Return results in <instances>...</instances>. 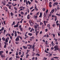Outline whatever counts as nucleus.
Segmentation results:
<instances>
[{"label":"nucleus","instance_id":"33","mask_svg":"<svg viewBox=\"0 0 60 60\" xmlns=\"http://www.w3.org/2000/svg\"><path fill=\"white\" fill-rule=\"evenodd\" d=\"M29 56V55L28 54H27L26 56V58H28V56Z\"/></svg>","mask_w":60,"mask_h":60},{"label":"nucleus","instance_id":"61","mask_svg":"<svg viewBox=\"0 0 60 60\" xmlns=\"http://www.w3.org/2000/svg\"><path fill=\"white\" fill-rule=\"evenodd\" d=\"M8 4H11V2H9L8 3Z\"/></svg>","mask_w":60,"mask_h":60},{"label":"nucleus","instance_id":"30","mask_svg":"<svg viewBox=\"0 0 60 60\" xmlns=\"http://www.w3.org/2000/svg\"><path fill=\"white\" fill-rule=\"evenodd\" d=\"M37 56H40V55L38 53H37L36 54Z\"/></svg>","mask_w":60,"mask_h":60},{"label":"nucleus","instance_id":"57","mask_svg":"<svg viewBox=\"0 0 60 60\" xmlns=\"http://www.w3.org/2000/svg\"><path fill=\"white\" fill-rule=\"evenodd\" d=\"M47 26L49 27L50 26V25H49V24H48L47 25Z\"/></svg>","mask_w":60,"mask_h":60},{"label":"nucleus","instance_id":"43","mask_svg":"<svg viewBox=\"0 0 60 60\" xmlns=\"http://www.w3.org/2000/svg\"><path fill=\"white\" fill-rule=\"evenodd\" d=\"M2 3L4 5H5V4L4 3L2 2Z\"/></svg>","mask_w":60,"mask_h":60},{"label":"nucleus","instance_id":"20","mask_svg":"<svg viewBox=\"0 0 60 60\" xmlns=\"http://www.w3.org/2000/svg\"><path fill=\"white\" fill-rule=\"evenodd\" d=\"M26 4L28 5V2H27V0H26Z\"/></svg>","mask_w":60,"mask_h":60},{"label":"nucleus","instance_id":"46","mask_svg":"<svg viewBox=\"0 0 60 60\" xmlns=\"http://www.w3.org/2000/svg\"><path fill=\"white\" fill-rule=\"evenodd\" d=\"M15 37H16V36H17V34H15Z\"/></svg>","mask_w":60,"mask_h":60},{"label":"nucleus","instance_id":"41","mask_svg":"<svg viewBox=\"0 0 60 60\" xmlns=\"http://www.w3.org/2000/svg\"><path fill=\"white\" fill-rule=\"evenodd\" d=\"M33 8H34V7H32L31 8H30V10H32V9H33Z\"/></svg>","mask_w":60,"mask_h":60},{"label":"nucleus","instance_id":"10","mask_svg":"<svg viewBox=\"0 0 60 60\" xmlns=\"http://www.w3.org/2000/svg\"><path fill=\"white\" fill-rule=\"evenodd\" d=\"M5 41L6 42H8V40L7 39V38H6V40H5Z\"/></svg>","mask_w":60,"mask_h":60},{"label":"nucleus","instance_id":"48","mask_svg":"<svg viewBox=\"0 0 60 60\" xmlns=\"http://www.w3.org/2000/svg\"><path fill=\"white\" fill-rule=\"evenodd\" d=\"M6 30H4V34H5V32H6Z\"/></svg>","mask_w":60,"mask_h":60},{"label":"nucleus","instance_id":"56","mask_svg":"<svg viewBox=\"0 0 60 60\" xmlns=\"http://www.w3.org/2000/svg\"><path fill=\"white\" fill-rule=\"evenodd\" d=\"M30 51V50H27V53H28Z\"/></svg>","mask_w":60,"mask_h":60},{"label":"nucleus","instance_id":"44","mask_svg":"<svg viewBox=\"0 0 60 60\" xmlns=\"http://www.w3.org/2000/svg\"><path fill=\"white\" fill-rule=\"evenodd\" d=\"M19 54V53H18V52H16V56H18V54Z\"/></svg>","mask_w":60,"mask_h":60},{"label":"nucleus","instance_id":"42","mask_svg":"<svg viewBox=\"0 0 60 60\" xmlns=\"http://www.w3.org/2000/svg\"><path fill=\"white\" fill-rule=\"evenodd\" d=\"M4 53V52L3 51H0V53Z\"/></svg>","mask_w":60,"mask_h":60},{"label":"nucleus","instance_id":"64","mask_svg":"<svg viewBox=\"0 0 60 60\" xmlns=\"http://www.w3.org/2000/svg\"><path fill=\"white\" fill-rule=\"evenodd\" d=\"M10 5L8 4H7L6 5V6H10Z\"/></svg>","mask_w":60,"mask_h":60},{"label":"nucleus","instance_id":"26","mask_svg":"<svg viewBox=\"0 0 60 60\" xmlns=\"http://www.w3.org/2000/svg\"><path fill=\"white\" fill-rule=\"evenodd\" d=\"M34 18H35V19H37V18H38L37 16L36 15V16H34Z\"/></svg>","mask_w":60,"mask_h":60},{"label":"nucleus","instance_id":"36","mask_svg":"<svg viewBox=\"0 0 60 60\" xmlns=\"http://www.w3.org/2000/svg\"><path fill=\"white\" fill-rule=\"evenodd\" d=\"M49 6L50 7H52V5L50 4H49Z\"/></svg>","mask_w":60,"mask_h":60},{"label":"nucleus","instance_id":"3","mask_svg":"<svg viewBox=\"0 0 60 60\" xmlns=\"http://www.w3.org/2000/svg\"><path fill=\"white\" fill-rule=\"evenodd\" d=\"M54 49H59L58 48V45H55L54 47Z\"/></svg>","mask_w":60,"mask_h":60},{"label":"nucleus","instance_id":"51","mask_svg":"<svg viewBox=\"0 0 60 60\" xmlns=\"http://www.w3.org/2000/svg\"><path fill=\"white\" fill-rule=\"evenodd\" d=\"M56 45H58V42H56Z\"/></svg>","mask_w":60,"mask_h":60},{"label":"nucleus","instance_id":"14","mask_svg":"<svg viewBox=\"0 0 60 60\" xmlns=\"http://www.w3.org/2000/svg\"><path fill=\"white\" fill-rule=\"evenodd\" d=\"M54 12V9H53L51 11V13H53Z\"/></svg>","mask_w":60,"mask_h":60},{"label":"nucleus","instance_id":"62","mask_svg":"<svg viewBox=\"0 0 60 60\" xmlns=\"http://www.w3.org/2000/svg\"><path fill=\"white\" fill-rule=\"evenodd\" d=\"M39 22H40L41 21V19H40L39 20Z\"/></svg>","mask_w":60,"mask_h":60},{"label":"nucleus","instance_id":"55","mask_svg":"<svg viewBox=\"0 0 60 60\" xmlns=\"http://www.w3.org/2000/svg\"><path fill=\"white\" fill-rule=\"evenodd\" d=\"M27 10V11L28 13H29V9H28Z\"/></svg>","mask_w":60,"mask_h":60},{"label":"nucleus","instance_id":"22","mask_svg":"<svg viewBox=\"0 0 60 60\" xmlns=\"http://www.w3.org/2000/svg\"><path fill=\"white\" fill-rule=\"evenodd\" d=\"M5 9L6 11H7V8L6 7L5 8Z\"/></svg>","mask_w":60,"mask_h":60},{"label":"nucleus","instance_id":"31","mask_svg":"<svg viewBox=\"0 0 60 60\" xmlns=\"http://www.w3.org/2000/svg\"><path fill=\"white\" fill-rule=\"evenodd\" d=\"M58 50L59 49H54V51H56V50Z\"/></svg>","mask_w":60,"mask_h":60},{"label":"nucleus","instance_id":"5","mask_svg":"<svg viewBox=\"0 0 60 60\" xmlns=\"http://www.w3.org/2000/svg\"><path fill=\"white\" fill-rule=\"evenodd\" d=\"M39 18H42V13L40 12V15L39 16Z\"/></svg>","mask_w":60,"mask_h":60},{"label":"nucleus","instance_id":"34","mask_svg":"<svg viewBox=\"0 0 60 60\" xmlns=\"http://www.w3.org/2000/svg\"><path fill=\"white\" fill-rule=\"evenodd\" d=\"M3 22L5 25H6V23H5V21H3Z\"/></svg>","mask_w":60,"mask_h":60},{"label":"nucleus","instance_id":"25","mask_svg":"<svg viewBox=\"0 0 60 60\" xmlns=\"http://www.w3.org/2000/svg\"><path fill=\"white\" fill-rule=\"evenodd\" d=\"M45 10H46L45 8H42V10L43 11H45Z\"/></svg>","mask_w":60,"mask_h":60},{"label":"nucleus","instance_id":"27","mask_svg":"<svg viewBox=\"0 0 60 60\" xmlns=\"http://www.w3.org/2000/svg\"><path fill=\"white\" fill-rule=\"evenodd\" d=\"M35 9L36 10V11H38V9H37V8H36V7H35Z\"/></svg>","mask_w":60,"mask_h":60},{"label":"nucleus","instance_id":"7","mask_svg":"<svg viewBox=\"0 0 60 60\" xmlns=\"http://www.w3.org/2000/svg\"><path fill=\"white\" fill-rule=\"evenodd\" d=\"M18 27V24H17L16 25L14 26V27Z\"/></svg>","mask_w":60,"mask_h":60},{"label":"nucleus","instance_id":"49","mask_svg":"<svg viewBox=\"0 0 60 60\" xmlns=\"http://www.w3.org/2000/svg\"><path fill=\"white\" fill-rule=\"evenodd\" d=\"M13 25H15V22H13V24H12Z\"/></svg>","mask_w":60,"mask_h":60},{"label":"nucleus","instance_id":"45","mask_svg":"<svg viewBox=\"0 0 60 60\" xmlns=\"http://www.w3.org/2000/svg\"><path fill=\"white\" fill-rule=\"evenodd\" d=\"M12 59V58L11 57L9 59V60H11Z\"/></svg>","mask_w":60,"mask_h":60},{"label":"nucleus","instance_id":"8","mask_svg":"<svg viewBox=\"0 0 60 60\" xmlns=\"http://www.w3.org/2000/svg\"><path fill=\"white\" fill-rule=\"evenodd\" d=\"M2 40H3V41H5V38H4V37H3L2 38Z\"/></svg>","mask_w":60,"mask_h":60},{"label":"nucleus","instance_id":"37","mask_svg":"<svg viewBox=\"0 0 60 60\" xmlns=\"http://www.w3.org/2000/svg\"><path fill=\"white\" fill-rule=\"evenodd\" d=\"M14 8L15 9V11H17V8H16L15 7H14Z\"/></svg>","mask_w":60,"mask_h":60},{"label":"nucleus","instance_id":"60","mask_svg":"<svg viewBox=\"0 0 60 60\" xmlns=\"http://www.w3.org/2000/svg\"><path fill=\"white\" fill-rule=\"evenodd\" d=\"M34 11V9H33L31 11V12H32Z\"/></svg>","mask_w":60,"mask_h":60},{"label":"nucleus","instance_id":"52","mask_svg":"<svg viewBox=\"0 0 60 60\" xmlns=\"http://www.w3.org/2000/svg\"><path fill=\"white\" fill-rule=\"evenodd\" d=\"M10 38L11 40H12V36H11L10 37Z\"/></svg>","mask_w":60,"mask_h":60},{"label":"nucleus","instance_id":"63","mask_svg":"<svg viewBox=\"0 0 60 60\" xmlns=\"http://www.w3.org/2000/svg\"><path fill=\"white\" fill-rule=\"evenodd\" d=\"M51 49H54V48L53 47H52L51 48Z\"/></svg>","mask_w":60,"mask_h":60},{"label":"nucleus","instance_id":"11","mask_svg":"<svg viewBox=\"0 0 60 60\" xmlns=\"http://www.w3.org/2000/svg\"><path fill=\"white\" fill-rule=\"evenodd\" d=\"M49 54H50L49 55V56H52V54L51 53L50 54V53H49Z\"/></svg>","mask_w":60,"mask_h":60},{"label":"nucleus","instance_id":"17","mask_svg":"<svg viewBox=\"0 0 60 60\" xmlns=\"http://www.w3.org/2000/svg\"><path fill=\"white\" fill-rule=\"evenodd\" d=\"M11 5H10V6H9L8 7V8H9V9H11Z\"/></svg>","mask_w":60,"mask_h":60},{"label":"nucleus","instance_id":"12","mask_svg":"<svg viewBox=\"0 0 60 60\" xmlns=\"http://www.w3.org/2000/svg\"><path fill=\"white\" fill-rule=\"evenodd\" d=\"M28 34L29 35H30V36H32V34L31 33H28Z\"/></svg>","mask_w":60,"mask_h":60},{"label":"nucleus","instance_id":"15","mask_svg":"<svg viewBox=\"0 0 60 60\" xmlns=\"http://www.w3.org/2000/svg\"><path fill=\"white\" fill-rule=\"evenodd\" d=\"M15 43L16 44H19V42H18V41H17L16 42H15Z\"/></svg>","mask_w":60,"mask_h":60},{"label":"nucleus","instance_id":"18","mask_svg":"<svg viewBox=\"0 0 60 60\" xmlns=\"http://www.w3.org/2000/svg\"><path fill=\"white\" fill-rule=\"evenodd\" d=\"M53 58H56V59H58V58H59V57H53Z\"/></svg>","mask_w":60,"mask_h":60},{"label":"nucleus","instance_id":"35","mask_svg":"<svg viewBox=\"0 0 60 60\" xmlns=\"http://www.w3.org/2000/svg\"><path fill=\"white\" fill-rule=\"evenodd\" d=\"M21 14H22V15H24V13L23 12H21Z\"/></svg>","mask_w":60,"mask_h":60},{"label":"nucleus","instance_id":"47","mask_svg":"<svg viewBox=\"0 0 60 60\" xmlns=\"http://www.w3.org/2000/svg\"><path fill=\"white\" fill-rule=\"evenodd\" d=\"M27 12H26L24 14V15H27Z\"/></svg>","mask_w":60,"mask_h":60},{"label":"nucleus","instance_id":"59","mask_svg":"<svg viewBox=\"0 0 60 60\" xmlns=\"http://www.w3.org/2000/svg\"><path fill=\"white\" fill-rule=\"evenodd\" d=\"M56 15H57V16H59V14L58 13L56 14Z\"/></svg>","mask_w":60,"mask_h":60},{"label":"nucleus","instance_id":"2","mask_svg":"<svg viewBox=\"0 0 60 60\" xmlns=\"http://www.w3.org/2000/svg\"><path fill=\"white\" fill-rule=\"evenodd\" d=\"M58 4V3L56 2L54 3V4L53 5V6L55 7V6H56V5H57Z\"/></svg>","mask_w":60,"mask_h":60},{"label":"nucleus","instance_id":"24","mask_svg":"<svg viewBox=\"0 0 60 60\" xmlns=\"http://www.w3.org/2000/svg\"><path fill=\"white\" fill-rule=\"evenodd\" d=\"M29 22L30 23H31L32 22V20H29Z\"/></svg>","mask_w":60,"mask_h":60},{"label":"nucleus","instance_id":"21","mask_svg":"<svg viewBox=\"0 0 60 60\" xmlns=\"http://www.w3.org/2000/svg\"><path fill=\"white\" fill-rule=\"evenodd\" d=\"M20 28L21 31H23V28L21 27Z\"/></svg>","mask_w":60,"mask_h":60},{"label":"nucleus","instance_id":"50","mask_svg":"<svg viewBox=\"0 0 60 60\" xmlns=\"http://www.w3.org/2000/svg\"><path fill=\"white\" fill-rule=\"evenodd\" d=\"M58 7H57V10H59V6H58Z\"/></svg>","mask_w":60,"mask_h":60},{"label":"nucleus","instance_id":"32","mask_svg":"<svg viewBox=\"0 0 60 60\" xmlns=\"http://www.w3.org/2000/svg\"><path fill=\"white\" fill-rule=\"evenodd\" d=\"M32 31H33V28H32L31 30H30V32H32Z\"/></svg>","mask_w":60,"mask_h":60},{"label":"nucleus","instance_id":"13","mask_svg":"<svg viewBox=\"0 0 60 60\" xmlns=\"http://www.w3.org/2000/svg\"><path fill=\"white\" fill-rule=\"evenodd\" d=\"M10 14L11 15V16H13L14 14L12 12Z\"/></svg>","mask_w":60,"mask_h":60},{"label":"nucleus","instance_id":"58","mask_svg":"<svg viewBox=\"0 0 60 60\" xmlns=\"http://www.w3.org/2000/svg\"><path fill=\"white\" fill-rule=\"evenodd\" d=\"M52 26H56V25H55L54 24H53V25H52Z\"/></svg>","mask_w":60,"mask_h":60},{"label":"nucleus","instance_id":"53","mask_svg":"<svg viewBox=\"0 0 60 60\" xmlns=\"http://www.w3.org/2000/svg\"><path fill=\"white\" fill-rule=\"evenodd\" d=\"M19 55H21V52H19Z\"/></svg>","mask_w":60,"mask_h":60},{"label":"nucleus","instance_id":"28","mask_svg":"<svg viewBox=\"0 0 60 60\" xmlns=\"http://www.w3.org/2000/svg\"><path fill=\"white\" fill-rule=\"evenodd\" d=\"M43 24V23L42 22H41L40 23V25H41V26Z\"/></svg>","mask_w":60,"mask_h":60},{"label":"nucleus","instance_id":"29","mask_svg":"<svg viewBox=\"0 0 60 60\" xmlns=\"http://www.w3.org/2000/svg\"><path fill=\"white\" fill-rule=\"evenodd\" d=\"M6 47H7V46H6V45H5L4 46V48H6Z\"/></svg>","mask_w":60,"mask_h":60},{"label":"nucleus","instance_id":"1","mask_svg":"<svg viewBox=\"0 0 60 60\" xmlns=\"http://www.w3.org/2000/svg\"><path fill=\"white\" fill-rule=\"evenodd\" d=\"M35 24L34 25L35 28H37V27H38V26H39L38 24L37 23H35Z\"/></svg>","mask_w":60,"mask_h":60},{"label":"nucleus","instance_id":"19","mask_svg":"<svg viewBox=\"0 0 60 60\" xmlns=\"http://www.w3.org/2000/svg\"><path fill=\"white\" fill-rule=\"evenodd\" d=\"M28 46H30V47L31 49H32V45H28Z\"/></svg>","mask_w":60,"mask_h":60},{"label":"nucleus","instance_id":"54","mask_svg":"<svg viewBox=\"0 0 60 60\" xmlns=\"http://www.w3.org/2000/svg\"><path fill=\"white\" fill-rule=\"evenodd\" d=\"M39 12H38L37 13V14H36L37 15H39Z\"/></svg>","mask_w":60,"mask_h":60},{"label":"nucleus","instance_id":"16","mask_svg":"<svg viewBox=\"0 0 60 60\" xmlns=\"http://www.w3.org/2000/svg\"><path fill=\"white\" fill-rule=\"evenodd\" d=\"M28 4L29 3V4L30 5L31 4V2H29V1H28Z\"/></svg>","mask_w":60,"mask_h":60},{"label":"nucleus","instance_id":"4","mask_svg":"<svg viewBox=\"0 0 60 60\" xmlns=\"http://www.w3.org/2000/svg\"><path fill=\"white\" fill-rule=\"evenodd\" d=\"M15 41H19V39L18 37H17L15 40Z\"/></svg>","mask_w":60,"mask_h":60},{"label":"nucleus","instance_id":"39","mask_svg":"<svg viewBox=\"0 0 60 60\" xmlns=\"http://www.w3.org/2000/svg\"><path fill=\"white\" fill-rule=\"evenodd\" d=\"M47 42H48V41H46L45 43H46V45H47L48 44V43H47Z\"/></svg>","mask_w":60,"mask_h":60},{"label":"nucleus","instance_id":"9","mask_svg":"<svg viewBox=\"0 0 60 60\" xmlns=\"http://www.w3.org/2000/svg\"><path fill=\"white\" fill-rule=\"evenodd\" d=\"M1 57H5V56L4 55H2L1 56Z\"/></svg>","mask_w":60,"mask_h":60},{"label":"nucleus","instance_id":"6","mask_svg":"<svg viewBox=\"0 0 60 60\" xmlns=\"http://www.w3.org/2000/svg\"><path fill=\"white\" fill-rule=\"evenodd\" d=\"M44 27H45V26L44 25H43L42 26V29H44Z\"/></svg>","mask_w":60,"mask_h":60},{"label":"nucleus","instance_id":"40","mask_svg":"<svg viewBox=\"0 0 60 60\" xmlns=\"http://www.w3.org/2000/svg\"><path fill=\"white\" fill-rule=\"evenodd\" d=\"M48 31V29H45V31L46 32H47Z\"/></svg>","mask_w":60,"mask_h":60},{"label":"nucleus","instance_id":"23","mask_svg":"<svg viewBox=\"0 0 60 60\" xmlns=\"http://www.w3.org/2000/svg\"><path fill=\"white\" fill-rule=\"evenodd\" d=\"M52 45H53V46H54V45H54V44L53 43V41H52Z\"/></svg>","mask_w":60,"mask_h":60},{"label":"nucleus","instance_id":"38","mask_svg":"<svg viewBox=\"0 0 60 60\" xmlns=\"http://www.w3.org/2000/svg\"><path fill=\"white\" fill-rule=\"evenodd\" d=\"M4 29V27H2V31H3Z\"/></svg>","mask_w":60,"mask_h":60}]
</instances>
